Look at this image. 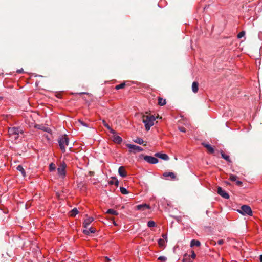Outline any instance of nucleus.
I'll list each match as a JSON object with an SVG mask.
<instances>
[{
  "label": "nucleus",
  "mask_w": 262,
  "mask_h": 262,
  "mask_svg": "<svg viewBox=\"0 0 262 262\" xmlns=\"http://www.w3.org/2000/svg\"><path fill=\"white\" fill-rule=\"evenodd\" d=\"M24 131L20 127H12L8 129L9 137L14 141H16L19 137L20 134H23Z\"/></svg>",
  "instance_id": "obj_1"
},
{
  "label": "nucleus",
  "mask_w": 262,
  "mask_h": 262,
  "mask_svg": "<svg viewBox=\"0 0 262 262\" xmlns=\"http://www.w3.org/2000/svg\"><path fill=\"white\" fill-rule=\"evenodd\" d=\"M156 117L152 115H143L142 117L143 122L145 124L146 130H149L150 127L154 125Z\"/></svg>",
  "instance_id": "obj_2"
},
{
  "label": "nucleus",
  "mask_w": 262,
  "mask_h": 262,
  "mask_svg": "<svg viewBox=\"0 0 262 262\" xmlns=\"http://www.w3.org/2000/svg\"><path fill=\"white\" fill-rule=\"evenodd\" d=\"M236 211L243 215H252V211L250 207L247 205H242L240 209H238Z\"/></svg>",
  "instance_id": "obj_3"
},
{
  "label": "nucleus",
  "mask_w": 262,
  "mask_h": 262,
  "mask_svg": "<svg viewBox=\"0 0 262 262\" xmlns=\"http://www.w3.org/2000/svg\"><path fill=\"white\" fill-rule=\"evenodd\" d=\"M58 143L61 150L63 152H65L66 147L69 144V139L67 137L64 136L60 138L58 140Z\"/></svg>",
  "instance_id": "obj_4"
},
{
  "label": "nucleus",
  "mask_w": 262,
  "mask_h": 262,
  "mask_svg": "<svg viewBox=\"0 0 262 262\" xmlns=\"http://www.w3.org/2000/svg\"><path fill=\"white\" fill-rule=\"evenodd\" d=\"M126 146L129 149L130 152L136 153L137 152H140L143 150L142 147L135 145L127 144Z\"/></svg>",
  "instance_id": "obj_5"
},
{
  "label": "nucleus",
  "mask_w": 262,
  "mask_h": 262,
  "mask_svg": "<svg viewBox=\"0 0 262 262\" xmlns=\"http://www.w3.org/2000/svg\"><path fill=\"white\" fill-rule=\"evenodd\" d=\"M66 164L64 163L61 164L57 168L58 174L62 178H64L66 175Z\"/></svg>",
  "instance_id": "obj_6"
},
{
  "label": "nucleus",
  "mask_w": 262,
  "mask_h": 262,
  "mask_svg": "<svg viewBox=\"0 0 262 262\" xmlns=\"http://www.w3.org/2000/svg\"><path fill=\"white\" fill-rule=\"evenodd\" d=\"M144 160L150 164H156L158 162V159L150 156H145Z\"/></svg>",
  "instance_id": "obj_7"
},
{
  "label": "nucleus",
  "mask_w": 262,
  "mask_h": 262,
  "mask_svg": "<svg viewBox=\"0 0 262 262\" xmlns=\"http://www.w3.org/2000/svg\"><path fill=\"white\" fill-rule=\"evenodd\" d=\"M217 193L225 199L229 198V194L226 192L224 189L221 187H217Z\"/></svg>",
  "instance_id": "obj_8"
},
{
  "label": "nucleus",
  "mask_w": 262,
  "mask_h": 262,
  "mask_svg": "<svg viewBox=\"0 0 262 262\" xmlns=\"http://www.w3.org/2000/svg\"><path fill=\"white\" fill-rule=\"evenodd\" d=\"M86 216V218L84 220L83 223V226L85 228H87L90 224L94 220L93 217L88 216L87 215Z\"/></svg>",
  "instance_id": "obj_9"
},
{
  "label": "nucleus",
  "mask_w": 262,
  "mask_h": 262,
  "mask_svg": "<svg viewBox=\"0 0 262 262\" xmlns=\"http://www.w3.org/2000/svg\"><path fill=\"white\" fill-rule=\"evenodd\" d=\"M155 157L160 158L162 160L167 161L169 159V157L166 154L157 152L155 154Z\"/></svg>",
  "instance_id": "obj_10"
},
{
  "label": "nucleus",
  "mask_w": 262,
  "mask_h": 262,
  "mask_svg": "<svg viewBox=\"0 0 262 262\" xmlns=\"http://www.w3.org/2000/svg\"><path fill=\"white\" fill-rule=\"evenodd\" d=\"M150 208V207L149 205L146 204H143L138 205L136 206V209L138 210H145L146 209H149Z\"/></svg>",
  "instance_id": "obj_11"
},
{
  "label": "nucleus",
  "mask_w": 262,
  "mask_h": 262,
  "mask_svg": "<svg viewBox=\"0 0 262 262\" xmlns=\"http://www.w3.org/2000/svg\"><path fill=\"white\" fill-rule=\"evenodd\" d=\"M113 135L114 136L112 137V141L116 144H120L122 141V138L119 136L115 135V134Z\"/></svg>",
  "instance_id": "obj_12"
},
{
  "label": "nucleus",
  "mask_w": 262,
  "mask_h": 262,
  "mask_svg": "<svg viewBox=\"0 0 262 262\" xmlns=\"http://www.w3.org/2000/svg\"><path fill=\"white\" fill-rule=\"evenodd\" d=\"M96 230L93 227H90L88 228V229H85L83 231V233L87 235H90L91 233H95Z\"/></svg>",
  "instance_id": "obj_13"
},
{
  "label": "nucleus",
  "mask_w": 262,
  "mask_h": 262,
  "mask_svg": "<svg viewBox=\"0 0 262 262\" xmlns=\"http://www.w3.org/2000/svg\"><path fill=\"white\" fill-rule=\"evenodd\" d=\"M118 173L119 175L124 178L126 176V172L125 170L124 167L123 166H120L118 169Z\"/></svg>",
  "instance_id": "obj_14"
},
{
  "label": "nucleus",
  "mask_w": 262,
  "mask_h": 262,
  "mask_svg": "<svg viewBox=\"0 0 262 262\" xmlns=\"http://www.w3.org/2000/svg\"><path fill=\"white\" fill-rule=\"evenodd\" d=\"M202 145L206 148L208 152L210 154H213L214 151L213 148L209 144L206 143H203Z\"/></svg>",
  "instance_id": "obj_15"
},
{
  "label": "nucleus",
  "mask_w": 262,
  "mask_h": 262,
  "mask_svg": "<svg viewBox=\"0 0 262 262\" xmlns=\"http://www.w3.org/2000/svg\"><path fill=\"white\" fill-rule=\"evenodd\" d=\"M108 184L110 185H115L118 186L119 185V181L116 178L112 177V179L108 181Z\"/></svg>",
  "instance_id": "obj_16"
},
{
  "label": "nucleus",
  "mask_w": 262,
  "mask_h": 262,
  "mask_svg": "<svg viewBox=\"0 0 262 262\" xmlns=\"http://www.w3.org/2000/svg\"><path fill=\"white\" fill-rule=\"evenodd\" d=\"M103 125L106 127L110 132V133L112 134H115L116 132L114 130H113L111 127L110 126V125L106 123V122L103 120L102 121Z\"/></svg>",
  "instance_id": "obj_17"
},
{
  "label": "nucleus",
  "mask_w": 262,
  "mask_h": 262,
  "mask_svg": "<svg viewBox=\"0 0 262 262\" xmlns=\"http://www.w3.org/2000/svg\"><path fill=\"white\" fill-rule=\"evenodd\" d=\"M198 87H199V83L196 81H194L192 84V90L193 93H196L198 92Z\"/></svg>",
  "instance_id": "obj_18"
},
{
  "label": "nucleus",
  "mask_w": 262,
  "mask_h": 262,
  "mask_svg": "<svg viewBox=\"0 0 262 262\" xmlns=\"http://www.w3.org/2000/svg\"><path fill=\"white\" fill-rule=\"evenodd\" d=\"M201 245V243L199 241L196 239H192L190 243V246L191 247L194 246L199 247Z\"/></svg>",
  "instance_id": "obj_19"
},
{
  "label": "nucleus",
  "mask_w": 262,
  "mask_h": 262,
  "mask_svg": "<svg viewBox=\"0 0 262 262\" xmlns=\"http://www.w3.org/2000/svg\"><path fill=\"white\" fill-rule=\"evenodd\" d=\"M163 176L165 177H170L172 179H174L176 178L174 173L172 172H164L163 174Z\"/></svg>",
  "instance_id": "obj_20"
},
{
  "label": "nucleus",
  "mask_w": 262,
  "mask_h": 262,
  "mask_svg": "<svg viewBox=\"0 0 262 262\" xmlns=\"http://www.w3.org/2000/svg\"><path fill=\"white\" fill-rule=\"evenodd\" d=\"M158 103L160 106L164 105L166 104V100L161 97H158Z\"/></svg>",
  "instance_id": "obj_21"
},
{
  "label": "nucleus",
  "mask_w": 262,
  "mask_h": 262,
  "mask_svg": "<svg viewBox=\"0 0 262 262\" xmlns=\"http://www.w3.org/2000/svg\"><path fill=\"white\" fill-rule=\"evenodd\" d=\"M16 169L17 170L21 172V173L22 174L23 177H25L26 173H25V170H24L23 167L21 165H19L16 167Z\"/></svg>",
  "instance_id": "obj_22"
},
{
  "label": "nucleus",
  "mask_w": 262,
  "mask_h": 262,
  "mask_svg": "<svg viewBox=\"0 0 262 262\" xmlns=\"http://www.w3.org/2000/svg\"><path fill=\"white\" fill-rule=\"evenodd\" d=\"M190 256L187 254H185L182 260V262H193L190 259Z\"/></svg>",
  "instance_id": "obj_23"
},
{
  "label": "nucleus",
  "mask_w": 262,
  "mask_h": 262,
  "mask_svg": "<svg viewBox=\"0 0 262 262\" xmlns=\"http://www.w3.org/2000/svg\"><path fill=\"white\" fill-rule=\"evenodd\" d=\"M106 213L114 215H117L118 214V213L116 210L113 209H108L107 211H106Z\"/></svg>",
  "instance_id": "obj_24"
},
{
  "label": "nucleus",
  "mask_w": 262,
  "mask_h": 262,
  "mask_svg": "<svg viewBox=\"0 0 262 262\" xmlns=\"http://www.w3.org/2000/svg\"><path fill=\"white\" fill-rule=\"evenodd\" d=\"M78 213V211L77 208H74L70 212V216H75Z\"/></svg>",
  "instance_id": "obj_25"
},
{
  "label": "nucleus",
  "mask_w": 262,
  "mask_h": 262,
  "mask_svg": "<svg viewBox=\"0 0 262 262\" xmlns=\"http://www.w3.org/2000/svg\"><path fill=\"white\" fill-rule=\"evenodd\" d=\"M158 245L161 247H163L165 246V240L164 239H159L158 241Z\"/></svg>",
  "instance_id": "obj_26"
},
{
  "label": "nucleus",
  "mask_w": 262,
  "mask_h": 262,
  "mask_svg": "<svg viewBox=\"0 0 262 262\" xmlns=\"http://www.w3.org/2000/svg\"><path fill=\"white\" fill-rule=\"evenodd\" d=\"M134 141L139 144H143L144 143L143 140L141 138H137Z\"/></svg>",
  "instance_id": "obj_27"
},
{
  "label": "nucleus",
  "mask_w": 262,
  "mask_h": 262,
  "mask_svg": "<svg viewBox=\"0 0 262 262\" xmlns=\"http://www.w3.org/2000/svg\"><path fill=\"white\" fill-rule=\"evenodd\" d=\"M147 226L149 228L154 227H155L156 223L153 221H149L147 223Z\"/></svg>",
  "instance_id": "obj_28"
},
{
  "label": "nucleus",
  "mask_w": 262,
  "mask_h": 262,
  "mask_svg": "<svg viewBox=\"0 0 262 262\" xmlns=\"http://www.w3.org/2000/svg\"><path fill=\"white\" fill-rule=\"evenodd\" d=\"M125 85V83H122L120 84H118V85H117L115 86V89L118 90H119V89H123L124 88Z\"/></svg>",
  "instance_id": "obj_29"
},
{
  "label": "nucleus",
  "mask_w": 262,
  "mask_h": 262,
  "mask_svg": "<svg viewBox=\"0 0 262 262\" xmlns=\"http://www.w3.org/2000/svg\"><path fill=\"white\" fill-rule=\"evenodd\" d=\"M120 192L123 194H127L128 193V191L127 190V189L123 187H121L120 188Z\"/></svg>",
  "instance_id": "obj_30"
},
{
  "label": "nucleus",
  "mask_w": 262,
  "mask_h": 262,
  "mask_svg": "<svg viewBox=\"0 0 262 262\" xmlns=\"http://www.w3.org/2000/svg\"><path fill=\"white\" fill-rule=\"evenodd\" d=\"M56 167L55 164L52 163L49 165V169L51 171H53L55 170Z\"/></svg>",
  "instance_id": "obj_31"
},
{
  "label": "nucleus",
  "mask_w": 262,
  "mask_h": 262,
  "mask_svg": "<svg viewBox=\"0 0 262 262\" xmlns=\"http://www.w3.org/2000/svg\"><path fill=\"white\" fill-rule=\"evenodd\" d=\"M245 35V32L243 31L239 33L237 35V38H241L242 37H244Z\"/></svg>",
  "instance_id": "obj_32"
},
{
  "label": "nucleus",
  "mask_w": 262,
  "mask_h": 262,
  "mask_svg": "<svg viewBox=\"0 0 262 262\" xmlns=\"http://www.w3.org/2000/svg\"><path fill=\"white\" fill-rule=\"evenodd\" d=\"M158 260L161 261H165L166 260L167 258L164 256H160L158 257Z\"/></svg>",
  "instance_id": "obj_33"
},
{
  "label": "nucleus",
  "mask_w": 262,
  "mask_h": 262,
  "mask_svg": "<svg viewBox=\"0 0 262 262\" xmlns=\"http://www.w3.org/2000/svg\"><path fill=\"white\" fill-rule=\"evenodd\" d=\"M237 179V177L234 175L230 174V181H236Z\"/></svg>",
  "instance_id": "obj_34"
},
{
  "label": "nucleus",
  "mask_w": 262,
  "mask_h": 262,
  "mask_svg": "<svg viewBox=\"0 0 262 262\" xmlns=\"http://www.w3.org/2000/svg\"><path fill=\"white\" fill-rule=\"evenodd\" d=\"M179 129L180 131H181L182 132H183V133H185L186 132L185 128L183 127V126L179 127Z\"/></svg>",
  "instance_id": "obj_35"
},
{
  "label": "nucleus",
  "mask_w": 262,
  "mask_h": 262,
  "mask_svg": "<svg viewBox=\"0 0 262 262\" xmlns=\"http://www.w3.org/2000/svg\"><path fill=\"white\" fill-rule=\"evenodd\" d=\"M191 253H192V254H191V257L193 259L195 258V257H196V254H195V253L194 251H191Z\"/></svg>",
  "instance_id": "obj_36"
},
{
  "label": "nucleus",
  "mask_w": 262,
  "mask_h": 262,
  "mask_svg": "<svg viewBox=\"0 0 262 262\" xmlns=\"http://www.w3.org/2000/svg\"><path fill=\"white\" fill-rule=\"evenodd\" d=\"M222 157L226 159L227 161H229V156H225L224 154H222Z\"/></svg>",
  "instance_id": "obj_37"
},
{
  "label": "nucleus",
  "mask_w": 262,
  "mask_h": 262,
  "mask_svg": "<svg viewBox=\"0 0 262 262\" xmlns=\"http://www.w3.org/2000/svg\"><path fill=\"white\" fill-rule=\"evenodd\" d=\"M235 182H236V185L239 186H241V185L242 184V182L241 181L236 180Z\"/></svg>",
  "instance_id": "obj_38"
},
{
  "label": "nucleus",
  "mask_w": 262,
  "mask_h": 262,
  "mask_svg": "<svg viewBox=\"0 0 262 262\" xmlns=\"http://www.w3.org/2000/svg\"><path fill=\"white\" fill-rule=\"evenodd\" d=\"M105 259L106 262H111L112 261V259L109 258L108 257H105Z\"/></svg>",
  "instance_id": "obj_39"
},
{
  "label": "nucleus",
  "mask_w": 262,
  "mask_h": 262,
  "mask_svg": "<svg viewBox=\"0 0 262 262\" xmlns=\"http://www.w3.org/2000/svg\"><path fill=\"white\" fill-rule=\"evenodd\" d=\"M162 237L164 239H166L167 241V236L166 234H163L162 235Z\"/></svg>",
  "instance_id": "obj_40"
},
{
  "label": "nucleus",
  "mask_w": 262,
  "mask_h": 262,
  "mask_svg": "<svg viewBox=\"0 0 262 262\" xmlns=\"http://www.w3.org/2000/svg\"><path fill=\"white\" fill-rule=\"evenodd\" d=\"M217 243L219 245H222L223 243V240H219Z\"/></svg>",
  "instance_id": "obj_41"
},
{
  "label": "nucleus",
  "mask_w": 262,
  "mask_h": 262,
  "mask_svg": "<svg viewBox=\"0 0 262 262\" xmlns=\"http://www.w3.org/2000/svg\"><path fill=\"white\" fill-rule=\"evenodd\" d=\"M259 260L262 262V254L259 256Z\"/></svg>",
  "instance_id": "obj_42"
},
{
  "label": "nucleus",
  "mask_w": 262,
  "mask_h": 262,
  "mask_svg": "<svg viewBox=\"0 0 262 262\" xmlns=\"http://www.w3.org/2000/svg\"><path fill=\"white\" fill-rule=\"evenodd\" d=\"M44 130L49 133V131L50 130V129L46 128V129H45Z\"/></svg>",
  "instance_id": "obj_43"
},
{
  "label": "nucleus",
  "mask_w": 262,
  "mask_h": 262,
  "mask_svg": "<svg viewBox=\"0 0 262 262\" xmlns=\"http://www.w3.org/2000/svg\"><path fill=\"white\" fill-rule=\"evenodd\" d=\"M230 244H231V243H232L233 242H234V239H231V238H230Z\"/></svg>",
  "instance_id": "obj_44"
},
{
  "label": "nucleus",
  "mask_w": 262,
  "mask_h": 262,
  "mask_svg": "<svg viewBox=\"0 0 262 262\" xmlns=\"http://www.w3.org/2000/svg\"><path fill=\"white\" fill-rule=\"evenodd\" d=\"M81 124H82L83 126H85V124L82 122V121H80Z\"/></svg>",
  "instance_id": "obj_45"
},
{
  "label": "nucleus",
  "mask_w": 262,
  "mask_h": 262,
  "mask_svg": "<svg viewBox=\"0 0 262 262\" xmlns=\"http://www.w3.org/2000/svg\"><path fill=\"white\" fill-rule=\"evenodd\" d=\"M230 209L231 208L232 210H237V209H236L235 208H234L233 207H232V208H231V207H230Z\"/></svg>",
  "instance_id": "obj_46"
},
{
  "label": "nucleus",
  "mask_w": 262,
  "mask_h": 262,
  "mask_svg": "<svg viewBox=\"0 0 262 262\" xmlns=\"http://www.w3.org/2000/svg\"><path fill=\"white\" fill-rule=\"evenodd\" d=\"M86 94V93H80L79 94L81 95V94Z\"/></svg>",
  "instance_id": "obj_47"
},
{
  "label": "nucleus",
  "mask_w": 262,
  "mask_h": 262,
  "mask_svg": "<svg viewBox=\"0 0 262 262\" xmlns=\"http://www.w3.org/2000/svg\"><path fill=\"white\" fill-rule=\"evenodd\" d=\"M226 125L227 127H228V122H226Z\"/></svg>",
  "instance_id": "obj_48"
},
{
  "label": "nucleus",
  "mask_w": 262,
  "mask_h": 262,
  "mask_svg": "<svg viewBox=\"0 0 262 262\" xmlns=\"http://www.w3.org/2000/svg\"><path fill=\"white\" fill-rule=\"evenodd\" d=\"M21 72V70H18L17 71V72Z\"/></svg>",
  "instance_id": "obj_49"
},
{
  "label": "nucleus",
  "mask_w": 262,
  "mask_h": 262,
  "mask_svg": "<svg viewBox=\"0 0 262 262\" xmlns=\"http://www.w3.org/2000/svg\"><path fill=\"white\" fill-rule=\"evenodd\" d=\"M0 99H2V98L0 97Z\"/></svg>",
  "instance_id": "obj_50"
}]
</instances>
